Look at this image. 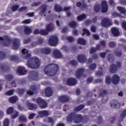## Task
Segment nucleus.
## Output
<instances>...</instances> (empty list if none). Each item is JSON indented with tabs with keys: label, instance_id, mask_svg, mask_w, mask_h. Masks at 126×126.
<instances>
[{
	"label": "nucleus",
	"instance_id": "f257e3e1",
	"mask_svg": "<svg viewBox=\"0 0 126 126\" xmlns=\"http://www.w3.org/2000/svg\"><path fill=\"white\" fill-rule=\"evenodd\" d=\"M29 51L26 48H24L22 50V53L24 57L25 60H28L27 62V65L28 67H30L32 69H35V68H39L41 63H40V59L36 57H34L31 58L32 55L31 53H28Z\"/></svg>",
	"mask_w": 126,
	"mask_h": 126
},
{
	"label": "nucleus",
	"instance_id": "f03ea898",
	"mask_svg": "<svg viewBox=\"0 0 126 126\" xmlns=\"http://www.w3.org/2000/svg\"><path fill=\"white\" fill-rule=\"evenodd\" d=\"M59 71V65L51 63L48 64L44 68V73L48 76H54Z\"/></svg>",
	"mask_w": 126,
	"mask_h": 126
},
{
	"label": "nucleus",
	"instance_id": "7ed1b4c3",
	"mask_svg": "<svg viewBox=\"0 0 126 126\" xmlns=\"http://www.w3.org/2000/svg\"><path fill=\"white\" fill-rule=\"evenodd\" d=\"M36 103L41 109H46L48 107V103L41 97L36 99Z\"/></svg>",
	"mask_w": 126,
	"mask_h": 126
},
{
	"label": "nucleus",
	"instance_id": "20e7f679",
	"mask_svg": "<svg viewBox=\"0 0 126 126\" xmlns=\"http://www.w3.org/2000/svg\"><path fill=\"white\" fill-rule=\"evenodd\" d=\"M110 108H115V109H119L121 107V104L119 103V100L113 99L110 101L108 104Z\"/></svg>",
	"mask_w": 126,
	"mask_h": 126
},
{
	"label": "nucleus",
	"instance_id": "39448f33",
	"mask_svg": "<svg viewBox=\"0 0 126 126\" xmlns=\"http://www.w3.org/2000/svg\"><path fill=\"white\" fill-rule=\"evenodd\" d=\"M102 27H110L112 25V20L108 18H105L102 19L101 22Z\"/></svg>",
	"mask_w": 126,
	"mask_h": 126
},
{
	"label": "nucleus",
	"instance_id": "423d86ee",
	"mask_svg": "<svg viewBox=\"0 0 126 126\" xmlns=\"http://www.w3.org/2000/svg\"><path fill=\"white\" fill-rule=\"evenodd\" d=\"M12 45L13 50L19 49V47L21 46L20 39L17 38H14L12 41Z\"/></svg>",
	"mask_w": 126,
	"mask_h": 126
},
{
	"label": "nucleus",
	"instance_id": "0eeeda50",
	"mask_svg": "<svg viewBox=\"0 0 126 126\" xmlns=\"http://www.w3.org/2000/svg\"><path fill=\"white\" fill-rule=\"evenodd\" d=\"M0 41H3V45L6 47L11 44V39L8 36H5L4 38L0 37Z\"/></svg>",
	"mask_w": 126,
	"mask_h": 126
},
{
	"label": "nucleus",
	"instance_id": "6e6552de",
	"mask_svg": "<svg viewBox=\"0 0 126 126\" xmlns=\"http://www.w3.org/2000/svg\"><path fill=\"white\" fill-rule=\"evenodd\" d=\"M59 39L56 36H51L49 39L48 43L51 46H56L58 45Z\"/></svg>",
	"mask_w": 126,
	"mask_h": 126
},
{
	"label": "nucleus",
	"instance_id": "1a4fd4ad",
	"mask_svg": "<svg viewBox=\"0 0 126 126\" xmlns=\"http://www.w3.org/2000/svg\"><path fill=\"white\" fill-rule=\"evenodd\" d=\"M101 12L102 13H105L108 11L109 6L108 5V2L104 0L101 2Z\"/></svg>",
	"mask_w": 126,
	"mask_h": 126
},
{
	"label": "nucleus",
	"instance_id": "9d476101",
	"mask_svg": "<svg viewBox=\"0 0 126 126\" xmlns=\"http://www.w3.org/2000/svg\"><path fill=\"white\" fill-rule=\"evenodd\" d=\"M77 81L74 78H69L67 80L66 84L69 86H75L77 84Z\"/></svg>",
	"mask_w": 126,
	"mask_h": 126
},
{
	"label": "nucleus",
	"instance_id": "9b49d317",
	"mask_svg": "<svg viewBox=\"0 0 126 126\" xmlns=\"http://www.w3.org/2000/svg\"><path fill=\"white\" fill-rule=\"evenodd\" d=\"M84 68H80L77 69L76 71L75 76L76 78L79 79V78H81V77L83 76L84 74Z\"/></svg>",
	"mask_w": 126,
	"mask_h": 126
},
{
	"label": "nucleus",
	"instance_id": "f8f14e48",
	"mask_svg": "<svg viewBox=\"0 0 126 126\" xmlns=\"http://www.w3.org/2000/svg\"><path fill=\"white\" fill-rule=\"evenodd\" d=\"M77 60L79 63H83L87 61V57L84 54H80L78 56Z\"/></svg>",
	"mask_w": 126,
	"mask_h": 126
},
{
	"label": "nucleus",
	"instance_id": "ddd939ff",
	"mask_svg": "<svg viewBox=\"0 0 126 126\" xmlns=\"http://www.w3.org/2000/svg\"><path fill=\"white\" fill-rule=\"evenodd\" d=\"M53 54L55 59H63V54L59 50L57 49L54 50L53 52Z\"/></svg>",
	"mask_w": 126,
	"mask_h": 126
},
{
	"label": "nucleus",
	"instance_id": "4468645a",
	"mask_svg": "<svg viewBox=\"0 0 126 126\" xmlns=\"http://www.w3.org/2000/svg\"><path fill=\"white\" fill-rule=\"evenodd\" d=\"M0 69L3 72H6L9 71L10 67H9V65L7 63H3L0 67Z\"/></svg>",
	"mask_w": 126,
	"mask_h": 126
},
{
	"label": "nucleus",
	"instance_id": "2eb2a0df",
	"mask_svg": "<svg viewBox=\"0 0 126 126\" xmlns=\"http://www.w3.org/2000/svg\"><path fill=\"white\" fill-rule=\"evenodd\" d=\"M83 121V116L81 114H75V119L74 121V123L75 124H79V123H81Z\"/></svg>",
	"mask_w": 126,
	"mask_h": 126
},
{
	"label": "nucleus",
	"instance_id": "dca6fc26",
	"mask_svg": "<svg viewBox=\"0 0 126 126\" xmlns=\"http://www.w3.org/2000/svg\"><path fill=\"white\" fill-rule=\"evenodd\" d=\"M120 30L116 27H113L111 28V33L114 37H118L120 36Z\"/></svg>",
	"mask_w": 126,
	"mask_h": 126
},
{
	"label": "nucleus",
	"instance_id": "f3484780",
	"mask_svg": "<svg viewBox=\"0 0 126 126\" xmlns=\"http://www.w3.org/2000/svg\"><path fill=\"white\" fill-rule=\"evenodd\" d=\"M40 52L43 55H50L51 54V52H52V50L50 48L48 47H44L40 49Z\"/></svg>",
	"mask_w": 126,
	"mask_h": 126
},
{
	"label": "nucleus",
	"instance_id": "a211bd4d",
	"mask_svg": "<svg viewBox=\"0 0 126 126\" xmlns=\"http://www.w3.org/2000/svg\"><path fill=\"white\" fill-rule=\"evenodd\" d=\"M75 118V113L72 112L67 116L66 121L68 123H71L72 121H74Z\"/></svg>",
	"mask_w": 126,
	"mask_h": 126
},
{
	"label": "nucleus",
	"instance_id": "6ab92c4d",
	"mask_svg": "<svg viewBox=\"0 0 126 126\" xmlns=\"http://www.w3.org/2000/svg\"><path fill=\"white\" fill-rule=\"evenodd\" d=\"M112 83L115 85H117L120 82V77L117 74L114 75L112 77Z\"/></svg>",
	"mask_w": 126,
	"mask_h": 126
},
{
	"label": "nucleus",
	"instance_id": "aec40b11",
	"mask_svg": "<svg viewBox=\"0 0 126 126\" xmlns=\"http://www.w3.org/2000/svg\"><path fill=\"white\" fill-rule=\"evenodd\" d=\"M59 99L61 103H67L69 101V97L67 95H62L60 96Z\"/></svg>",
	"mask_w": 126,
	"mask_h": 126
},
{
	"label": "nucleus",
	"instance_id": "412c9836",
	"mask_svg": "<svg viewBox=\"0 0 126 126\" xmlns=\"http://www.w3.org/2000/svg\"><path fill=\"white\" fill-rule=\"evenodd\" d=\"M31 79L32 80H38V76H39V73L37 71H31Z\"/></svg>",
	"mask_w": 126,
	"mask_h": 126
},
{
	"label": "nucleus",
	"instance_id": "4be33fe9",
	"mask_svg": "<svg viewBox=\"0 0 126 126\" xmlns=\"http://www.w3.org/2000/svg\"><path fill=\"white\" fill-rule=\"evenodd\" d=\"M27 106L31 111H35L38 109L37 104L33 103H29L27 104Z\"/></svg>",
	"mask_w": 126,
	"mask_h": 126
},
{
	"label": "nucleus",
	"instance_id": "5701e85b",
	"mask_svg": "<svg viewBox=\"0 0 126 126\" xmlns=\"http://www.w3.org/2000/svg\"><path fill=\"white\" fill-rule=\"evenodd\" d=\"M38 115L40 116V118H44V117H48L49 113L47 110H42L38 112Z\"/></svg>",
	"mask_w": 126,
	"mask_h": 126
},
{
	"label": "nucleus",
	"instance_id": "b1692460",
	"mask_svg": "<svg viewBox=\"0 0 126 126\" xmlns=\"http://www.w3.org/2000/svg\"><path fill=\"white\" fill-rule=\"evenodd\" d=\"M17 73L19 74V75H24L26 72H27L25 68L23 67L20 66L17 69Z\"/></svg>",
	"mask_w": 126,
	"mask_h": 126
},
{
	"label": "nucleus",
	"instance_id": "393cba45",
	"mask_svg": "<svg viewBox=\"0 0 126 126\" xmlns=\"http://www.w3.org/2000/svg\"><path fill=\"white\" fill-rule=\"evenodd\" d=\"M118 71V66L116 64H112L110 66V72L111 73H116Z\"/></svg>",
	"mask_w": 126,
	"mask_h": 126
},
{
	"label": "nucleus",
	"instance_id": "a878e982",
	"mask_svg": "<svg viewBox=\"0 0 126 126\" xmlns=\"http://www.w3.org/2000/svg\"><path fill=\"white\" fill-rule=\"evenodd\" d=\"M17 101H18V97L16 95L11 96L9 98V102L11 103V104H15Z\"/></svg>",
	"mask_w": 126,
	"mask_h": 126
},
{
	"label": "nucleus",
	"instance_id": "bb28decb",
	"mask_svg": "<svg viewBox=\"0 0 126 126\" xmlns=\"http://www.w3.org/2000/svg\"><path fill=\"white\" fill-rule=\"evenodd\" d=\"M100 49H101L100 44H97L95 48L92 47L90 50V54H94V53L97 52V51H99Z\"/></svg>",
	"mask_w": 126,
	"mask_h": 126
},
{
	"label": "nucleus",
	"instance_id": "cd10ccee",
	"mask_svg": "<svg viewBox=\"0 0 126 126\" xmlns=\"http://www.w3.org/2000/svg\"><path fill=\"white\" fill-rule=\"evenodd\" d=\"M45 95L47 97H50L53 95V90L51 88L48 87L45 89Z\"/></svg>",
	"mask_w": 126,
	"mask_h": 126
},
{
	"label": "nucleus",
	"instance_id": "c85d7f7f",
	"mask_svg": "<svg viewBox=\"0 0 126 126\" xmlns=\"http://www.w3.org/2000/svg\"><path fill=\"white\" fill-rule=\"evenodd\" d=\"M35 91L36 88H35V87L34 86H32L31 87L30 90H29L27 92V94L30 95H34V92H35Z\"/></svg>",
	"mask_w": 126,
	"mask_h": 126
},
{
	"label": "nucleus",
	"instance_id": "c756f323",
	"mask_svg": "<svg viewBox=\"0 0 126 126\" xmlns=\"http://www.w3.org/2000/svg\"><path fill=\"white\" fill-rule=\"evenodd\" d=\"M84 108H85V105L84 104H80L74 109V111L80 112V111H82Z\"/></svg>",
	"mask_w": 126,
	"mask_h": 126
},
{
	"label": "nucleus",
	"instance_id": "7c9ffc66",
	"mask_svg": "<svg viewBox=\"0 0 126 126\" xmlns=\"http://www.w3.org/2000/svg\"><path fill=\"white\" fill-rule=\"evenodd\" d=\"M46 30L49 32H51L54 30V27L53 26V24L52 23H50L49 24H47L46 27Z\"/></svg>",
	"mask_w": 126,
	"mask_h": 126
},
{
	"label": "nucleus",
	"instance_id": "2f4dec72",
	"mask_svg": "<svg viewBox=\"0 0 126 126\" xmlns=\"http://www.w3.org/2000/svg\"><path fill=\"white\" fill-rule=\"evenodd\" d=\"M76 6L78 7H81L82 9H85V8H87V4L86 3H83L82 4L81 2H77Z\"/></svg>",
	"mask_w": 126,
	"mask_h": 126
},
{
	"label": "nucleus",
	"instance_id": "473e14b6",
	"mask_svg": "<svg viewBox=\"0 0 126 126\" xmlns=\"http://www.w3.org/2000/svg\"><path fill=\"white\" fill-rule=\"evenodd\" d=\"M24 32L26 35H30L32 33V29L28 26L25 27Z\"/></svg>",
	"mask_w": 126,
	"mask_h": 126
},
{
	"label": "nucleus",
	"instance_id": "72a5a7b5",
	"mask_svg": "<svg viewBox=\"0 0 126 126\" xmlns=\"http://www.w3.org/2000/svg\"><path fill=\"white\" fill-rule=\"evenodd\" d=\"M105 83L107 85H110L112 82L113 83L112 79L110 76H106L105 77Z\"/></svg>",
	"mask_w": 126,
	"mask_h": 126
},
{
	"label": "nucleus",
	"instance_id": "f704fd0d",
	"mask_svg": "<svg viewBox=\"0 0 126 126\" xmlns=\"http://www.w3.org/2000/svg\"><path fill=\"white\" fill-rule=\"evenodd\" d=\"M18 119L20 123H27V118L24 115L20 116Z\"/></svg>",
	"mask_w": 126,
	"mask_h": 126
},
{
	"label": "nucleus",
	"instance_id": "c9c22d12",
	"mask_svg": "<svg viewBox=\"0 0 126 126\" xmlns=\"http://www.w3.org/2000/svg\"><path fill=\"white\" fill-rule=\"evenodd\" d=\"M117 9L118 11H119V12H120V13H121L122 14H126V10L125 7L118 6Z\"/></svg>",
	"mask_w": 126,
	"mask_h": 126
},
{
	"label": "nucleus",
	"instance_id": "e433bc0d",
	"mask_svg": "<svg viewBox=\"0 0 126 126\" xmlns=\"http://www.w3.org/2000/svg\"><path fill=\"white\" fill-rule=\"evenodd\" d=\"M68 26L70 28L74 29L77 26V23L76 21H72L68 23Z\"/></svg>",
	"mask_w": 126,
	"mask_h": 126
},
{
	"label": "nucleus",
	"instance_id": "4c0bfd02",
	"mask_svg": "<svg viewBox=\"0 0 126 126\" xmlns=\"http://www.w3.org/2000/svg\"><path fill=\"white\" fill-rule=\"evenodd\" d=\"M40 8H41L40 13H42V14H45V12L47 11V6L44 4H42L40 6Z\"/></svg>",
	"mask_w": 126,
	"mask_h": 126
},
{
	"label": "nucleus",
	"instance_id": "58836bf2",
	"mask_svg": "<svg viewBox=\"0 0 126 126\" xmlns=\"http://www.w3.org/2000/svg\"><path fill=\"white\" fill-rule=\"evenodd\" d=\"M16 91L19 96H22V95H23L25 93V89H24L18 88L17 89Z\"/></svg>",
	"mask_w": 126,
	"mask_h": 126
},
{
	"label": "nucleus",
	"instance_id": "ea45409f",
	"mask_svg": "<svg viewBox=\"0 0 126 126\" xmlns=\"http://www.w3.org/2000/svg\"><path fill=\"white\" fill-rule=\"evenodd\" d=\"M14 113V108L12 107H10L7 109L6 114L7 115H12Z\"/></svg>",
	"mask_w": 126,
	"mask_h": 126
},
{
	"label": "nucleus",
	"instance_id": "a19ab883",
	"mask_svg": "<svg viewBox=\"0 0 126 126\" xmlns=\"http://www.w3.org/2000/svg\"><path fill=\"white\" fill-rule=\"evenodd\" d=\"M47 122L48 123H49V124H51L52 126H53L56 123V121H55L54 118L51 117H49L47 118Z\"/></svg>",
	"mask_w": 126,
	"mask_h": 126
},
{
	"label": "nucleus",
	"instance_id": "79ce46f5",
	"mask_svg": "<svg viewBox=\"0 0 126 126\" xmlns=\"http://www.w3.org/2000/svg\"><path fill=\"white\" fill-rule=\"evenodd\" d=\"M107 59L110 63H114L115 62V56L113 54H109L107 56Z\"/></svg>",
	"mask_w": 126,
	"mask_h": 126
},
{
	"label": "nucleus",
	"instance_id": "37998d69",
	"mask_svg": "<svg viewBox=\"0 0 126 126\" xmlns=\"http://www.w3.org/2000/svg\"><path fill=\"white\" fill-rule=\"evenodd\" d=\"M77 43L79 45H86V41L82 38H79L77 40Z\"/></svg>",
	"mask_w": 126,
	"mask_h": 126
},
{
	"label": "nucleus",
	"instance_id": "c03bdc74",
	"mask_svg": "<svg viewBox=\"0 0 126 126\" xmlns=\"http://www.w3.org/2000/svg\"><path fill=\"white\" fill-rule=\"evenodd\" d=\"M121 118V120H120V123H122L124 121V119L126 117V109H125L124 111H122L121 114L120 115Z\"/></svg>",
	"mask_w": 126,
	"mask_h": 126
},
{
	"label": "nucleus",
	"instance_id": "a18cd8bd",
	"mask_svg": "<svg viewBox=\"0 0 126 126\" xmlns=\"http://www.w3.org/2000/svg\"><path fill=\"white\" fill-rule=\"evenodd\" d=\"M83 32L82 34V36H85V34L87 36H90V35L91 34L90 32H89V31H88V30H87V29H83Z\"/></svg>",
	"mask_w": 126,
	"mask_h": 126
},
{
	"label": "nucleus",
	"instance_id": "49530a36",
	"mask_svg": "<svg viewBox=\"0 0 126 126\" xmlns=\"http://www.w3.org/2000/svg\"><path fill=\"white\" fill-rule=\"evenodd\" d=\"M5 79L7 81H11L13 79V75L12 74H8L5 76Z\"/></svg>",
	"mask_w": 126,
	"mask_h": 126
},
{
	"label": "nucleus",
	"instance_id": "de8ad7c7",
	"mask_svg": "<svg viewBox=\"0 0 126 126\" xmlns=\"http://www.w3.org/2000/svg\"><path fill=\"white\" fill-rule=\"evenodd\" d=\"M108 46L109 48H111L112 49L114 48H116V46H117V43L115 41H110L108 43Z\"/></svg>",
	"mask_w": 126,
	"mask_h": 126
},
{
	"label": "nucleus",
	"instance_id": "09e8293b",
	"mask_svg": "<svg viewBox=\"0 0 126 126\" xmlns=\"http://www.w3.org/2000/svg\"><path fill=\"white\" fill-rule=\"evenodd\" d=\"M16 30L18 31V32L19 33V34H23V31L24 29H23V27L22 26H19L16 28Z\"/></svg>",
	"mask_w": 126,
	"mask_h": 126
},
{
	"label": "nucleus",
	"instance_id": "8fccbe9b",
	"mask_svg": "<svg viewBox=\"0 0 126 126\" xmlns=\"http://www.w3.org/2000/svg\"><path fill=\"white\" fill-rule=\"evenodd\" d=\"M86 15L85 14H83L77 17V20L78 21H81L83 20L84 19H86Z\"/></svg>",
	"mask_w": 126,
	"mask_h": 126
},
{
	"label": "nucleus",
	"instance_id": "3c124183",
	"mask_svg": "<svg viewBox=\"0 0 126 126\" xmlns=\"http://www.w3.org/2000/svg\"><path fill=\"white\" fill-rule=\"evenodd\" d=\"M100 8H101V7L100 6V5L96 4L94 5V11H95V12H96L97 13H98V12H100Z\"/></svg>",
	"mask_w": 126,
	"mask_h": 126
},
{
	"label": "nucleus",
	"instance_id": "603ef678",
	"mask_svg": "<svg viewBox=\"0 0 126 126\" xmlns=\"http://www.w3.org/2000/svg\"><path fill=\"white\" fill-rule=\"evenodd\" d=\"M55 10L57 11V12H61L63 10V7L60 6L59 5H55L54 7Z\"/></svg>",
	"mask_w": 126,
	"mask_h": 126
},
{
	"label": "nucleus",
	"instance_id": "864d4df0",
	"mask_svg": "<svg viewBox=\"0 0 126 126\" xmlns=\"http://www.w3.org/2000/svg\"><path fill=\"white\" fill-rule=\"evenodd\" d=\"M13 94H14V90L8 91L5 93V95H6V96H12Z\"/></svg>",
	"mask_w": 126,
	"mask_h": 126
},
{
	"label": "nucleus",
	"instance_id": "5fc2aeb1",
	"mask_svg": "<svg viewBox=\"0 0 126 126\" xmlns=\"http://www.w3.org/2000/svg\"><path fill=\"white\" fill-rule=\"evenodd\" d=\"M19 116V112L16 111H15V114L11 115V119L14 120V119H16Z\"/></svg>",
	"mask_w": 126,
	"mask_h": 126
},
{
	"label": "nucleus",
	"instance_id": "6e6d98bb",
	"mask_svg": "<svg viewBox=\"0 0 126 126\" xmlns=\"http://www.w3.org/2000/svg\"><path fill=\"white\" fill-rule=\"evenodd\" d=\"M96 67H97V65H96V63H93L90 65L89 69H90V70H95Z\"/></svg>",
	"mask_w": 126,
	"mask_h": 126
},
{
	"label": "nucleus",
	"instance_id": "4d7b16f0",
	"mask_svg": "<svg viewBox=\"0 0 126 126\" xmlns=\"http://www.w3.org/2000/svg\"><path fill=\"white\" fill-rule=\"evenodd\" d=\"M49 34V32L45 30H40V35L42 36H47Z\"/></svg>",
	"mask_w": 126,
	"mask_h": 126
},
{
	"label": "nucleus",
	"instance_id": "13d9d810",
	"mask_svg": "<svg viewBox=\"0 0 126 126\" xmlns=\"http://www.w3.org/2000/svg\"><path fill=\"white\" fill-rule=\"evenodd\" d=\"M10 59L12 62H17L18 61V57L15 55L10 56Z\"/></svg>",
	"mask_w": 126,
	"mask_h": 126
},
{
	"label": "nucleus",
	"instance_id": "bf43d9fd",
	"mask_svg": "<svg viewBox=\"0 0 126 126\" xmlns=\"http://www.w3.org/2000/svg\"><path fill=\"white\" fill-rule=\"evenodd\" d=\"M66 39L67 41H68L69 43L74 42V38H73L72 36H67Z\"/></svg>",
	"mask_w": 126,
	"mask_h": 126
},
{
	"label": "nucleus",
	"instance_id": "052dcab7",
	"mask_svg": "<svg viewBox=\"0 0 126 126\" xmlns=\"http://www.w3.org/2000/svg\"><path fill=\"white\" fill-rule=\"evenodd\" d=\"M99 44L103 48H106V46H107V42L105 40H101Z\"/></svg>",
	"mask_w": 126,
	"mask_h": 126
},
{
	"label": "nucleus",
	"instance_id": "680f3d73",
	"mask_svg": "<svg viewBox=\"0 0 126 126\" xmlns=\"http://www.w3.org/2000/svg\"><path fill=\"white\" fill-rule=\"evenodd\" d=\"M17 80H14L10 84L12 85V87H17Z\"/></svg>",
	"mask_w": 126,
	"mask_h": 126
},
{
	"label": "nucleus",
	"instance_id": "e2e57ef3",
	"mask_svg": "<svg viewBox=\"0 0 126 126\" xmlns=\"http://www.w3.org/2000/svg\"><path fill=\"white\" fill-rule=\"evenodd\" d=\"M114 55L116 57H118V58H121L122 57V55H123V53H122V51H116L114 53Z\"/></svg>",
	"mask_w": 126,
	"mask_h": 126
},
{
	"label": "nucleus",
	"instance_id": "0e129e2a",
	"mask_svg": "<svg viewBox=\"0 0 126 126\" xmlns=\"http://www.w3.org/2000/svg\"><path fill=\"white\" fill-rule=\"evenodd\" d=\"M5 53L2 51H0V60H4L5 59Z\"/></svg>",
	"mask_w": 126,
	"mask_h": 126
},
{
	"label": "nucleus",
	"instance_id": "69168bd1",
	"mask_svg": "<svg viewBox=\"0 0 126 126\" xmlns=\"http://www.w3.org/2000/svg\"><path fill=\"white\" fill-rule=\"evenodd\" d=\"M95 73L97 76H103V75H105L104 71H98L96 72Z\"/></svg>",
	"mask_w": 126,
	"mask_h": 126
},
{
	"label": "nucleus",
	"instance_id": "338daca9",
	"mask_svg": "<svg viewBox=\"0 0 126 126\" xmlns=\"http://www.w3.org/2000/svg\"><path fill=\"white\" fill-rule=\"evenodd\" d=\"M70 64H72V65H74V66H76L78 64V63H77L76 60H71L70 61Z\"/></svg>",
	"mask_w": 126,
	"mask_h": 126
},
{
	"label": "nucleus",
	"instance_id": "774afa93",
	"mask_svg": "<svg viewBox=\"0 0 126 126\" xmlns=\"http://www.w3.org/2000/svg\"><path fill=\"white\" fill-rule=\"evenodd\" d=\"M3 126H9V120L5 119L4 120Z\"/></svg>",
	"mask_w": 126,
	"mask_h": 126
}]
</instances>
